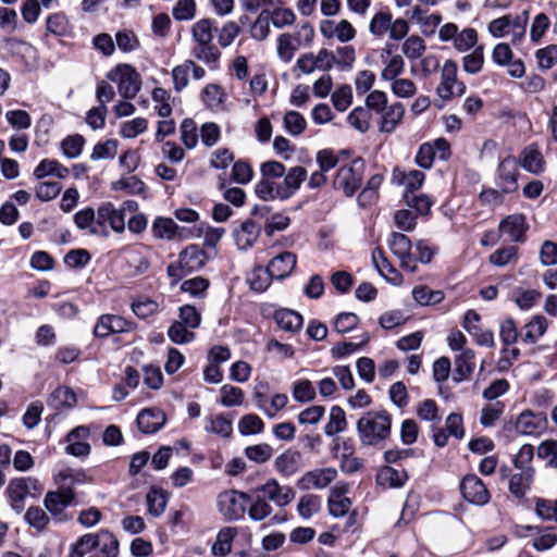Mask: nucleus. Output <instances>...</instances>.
<instances>
[{
	"mask_svg": "<svg viewBox=\"0 0 557 557\" xmlns=\"http://www.w3.org/2000/svg\"><path fill=\"white\" fill-rule=\"evenodd\" d=\"M277 188L278 181L276 178H261L255 186V193L260 199L272 201L278 199L276 194L278 193Z\"/></svg>",
	"mask_w": 557,
	"mask_h": 557,
	"instance_id": "obj_58",
	"label": "nucleus"
},
{
	"mask_svg": "<svg viewBox=\"0 0 557 557\" xmlns=\"http://www.w3.org/2000/svg\"><path fill=\"white\" fill-rule=\"evenodd\" d=\"M478 42V32L474 28L467 27L459 30L453 46L459 52H466L475 47Z\"/></svg>",
	"mask_w": 557,
	"mask_h": 557,
	"instance_id": "obj_60",
	"label": "nucleus"
},
{
	"mask_svg": "<svg viewBox=\"0 0 557 557\" xmlns=\"http://www.w3.org/2000/svg\"><path fill=\"white\" fill-rule=\"evenodd\" d=\"M475 352L470 349H463L454 359L455 370L454 380L461 382L467 380L474 369Z\"/></svg>",
	"mask_w": 557,
	"mask_h": 557,
	"instance_id": "obj_28",
	"label": "nucleus"
},
{
	"mask_svg": "<svg viewBox=\"0 0 557 557\" xmlns=\"http://www.w3.org/2000/svg\"><path fill=\"white\" fill-rule=\"evenodd\" d=\"M70 173V170L54 159H44L34 170V176L41 180L46 176H57L59 178H65Z\"/></svg>",
	"mask_w": 557,
	"mask_h": 557,
	"instance_id": "obj_32",
	"label": "nucleus"
},
{
	"mask_svg": "<svg viewBox=\"0 0 557 557\" xmlns=\"http://www.w3.org/2000/svg\"><path fill=\"white\" fill-rule=\"evenodd\" d=\"M292 395L295 401L304 404L312 401L317 392L310 380L300 379L293 383Z\"/></svg>",
	"mask_w": 557,
	"mask_h": 557,
	"instance_id": "obj_43",
	"label": "nucleus"
},
{
	"mask_svg": "<svg viewBox=\"0 0 557 557\" xmlns=\"http://www.w3.org/2000/svg\"><path fill=\"white\" fill-rule=\"evenodd\" d=\"M363 171L364 163L361 159H355L341 166L333 180L334 188L342 190L346 196H352L362 184Z\"/></svg>",
	"mask_w": 557,
	"mask_h": 557,
	"instance_id": "obj_6",
	"label": "nucleus"
},
{
	"mask_svg": "<svg viewBox=\"0 0 557 557\" xmlns=\"http://www.w3.org/2000/svg\"><path fill=\"white\" fill-rule=\"evenodd\" d=\"M124 210L136 211L137 203L135 201H125L122 209L115 208L111 202H103L100 205L97 210V225H99V230H106V224H109L113 232H124Z\"/></svg>",
	"mask_w": 557,
	"mask_h": 557,
	"instance_id": "obj_7",
	"label": "nucleus"
},
{
	"mask_svg": "<svg viewBox=\"0 0 557 557\" xmlns=\"http://www.w3.org/2000/svg\"><path fill=\"white\" fill-rule=\"evenodd\" d=\"M384 110L385 112L381 120L380 131L383 133H392L401 122L405 114V107L400 102H395Z\"/></svg>",
	"mask_w": 557,
	"mask_h": 557,
	"instance_id": "obj_33",
	"label": "nucleus"
},
{
	"mask_svg": "<svg viewBox=\"0 0 557 557\" xmlns=\"http://www.w3.org/2000/svg\"><path fill=\"white\" fill-rule=\"evenodd\" d=\"M165 414L157 408L144 409L137 416V425L144 433H154L165 423Z\"/></svg>",
	"mask_w": 557,
	"mask_h": 557,
	"instance_id": "obj_25",
	"label": "nucleus"
},
{
	"mask_svg": "<svg viewBox=\"0 0 557 557\" xmlns=\"http://www.w3.org/2000/svg\"><path fill=\"white\" fill-rule=\"evenodd\" d=\"M458 66L454 60H446L441 73V82L436 87V94L443 100L461 97L466 92V85L457 78Z\"/></svg>",
	"mask_w": 557,
	"mask_h": 557,
	"instance_id": "obj_8",
	"label": "nucleus"
},
{
	"mask_svg": "<svg viewBox=\"0 0 557 557\" xmlns=\"http://www.w3.org/2000/svg\"><path fill=\"white\" fill-rule=\"evenodd\" d=\"M412 297L421 306H430L440 304L445 296L442 290H434L428 286L421 285L412 289Z\"/></svg>",
	"mask_w": 557,
	"mask_h": 557,
	"instance_id": "obj_46",
	"label": "nucleus"
},
{
	"mask_svg": "<svg viewBox=\"0 0 557 557\" xmlns=\"http://www.w3.org/2000/svg\"><path fill=\"white\" fill-rule=\"evenodd\" d=\"M518 163L515 158H505L498 166V187L502 193H513L518 188Z\"/></svg>",
	"mask_w": 557,
	"mask_h": 557,
	"instance_id": "obj_19",
	"label": "nucleus"
},
{
	"mask_svg": "<svg viewBox=\"0 0 557 557\" xmlns=\"http://www.w3.org/2000/svg\"><path fill=\"white\" fill-rule=\"evenodd\" d=\"M247 502H250L247 493L227 490L218 495L216 506L226 520H238L246 511Z\"/></svg>",
	"mask_w": 557,
	"mask_h": 557,
	"instance_id": "obj_9",
	"label": "nucleus"
},
{
	"mask_svg": "<svg viewBox=\"0 0 557 557\" xmlns=\"http://www.w3.org/2000/svg\"><path fill=\"white\" fill-rule=\"evenodd\" d=\"M389 87L392 92L403 99H408L413 97L417 91L418 87L417 84L410 79L405 77H398L389 83Z\"/></svg>",
	"mask_w": 557,
	"mask_h": 557,
	"instance_id": "obj_54",
	"label": "nucleus"
},
{
	"mask_svg": "<svg viewBox=\"0 0 557 557\" xmlns=\"http://www.w3.org/2000/svg\"><path fill=\"white\" fill-rule=\"evenodd\" d=\"M85 145V138L79 134L66 136L60 144L62 153L69 159L81 156Z\"/></svg>",
	"mask_w": 557,
	"mask_h": 557,
	"instance_id": "obj_52",
	"label": "nucleus"
},
{
	"mask_svg": "<svg viewBox=\"0 0 557 557\" xmlns=\"http://www.w3.org/2000/svg\"><path fill=\"white\" fill-rule=\"evenodd\" d=\"M146 500L149 513L158 517L163 513L166 507L168 496L164 491L152 487L147 493Z\"/></svg>",
	"mask_w": 557,
	"mask_h": 557,
	"instance_id": "obj_49",
	"label": "nucleus"
},
{
	"mask_svg": "<svg viewBox=\"0 0 557 557\" xmlns=\"http://www.w3.org/2000/svg\"><path fill=\"white\" fill-rule=\"evenodd\" d=\"M99 540L98 546L103 557H116L119 554V541L107 530H102L97 534Z\"/></svg>",
	"mask_w": 557,
	"mask_h": 557,
	"instance_id": "obj_61",
	"label": "nucleus"
},
{
	"mask_svg": "<svg viewBox=\"0 0 557 557\" xmlns=\"http://www.w3.org/2000/svg\"><path fill=\"white\" fill-rule=\"evenodd\" d=\"M260 234L259 226L251 220H247L234 231L233 237L240 250H247L253 246Z\"/></svg>",
	"mask_w": 557,
	"mask_h": 557,
	"instance_id": "obj_26",
	"label": "nucleus"
},
{
	"mask_svg": "<svg viewBox=\"0 0 557 557\" xmlns=\"http://www.w3.org/2000/svg\"><path fill=\"white\" fill-rule=\"evenodd\" d=\"M534 472V469H527L511 475L508 484L510 493L517 498H522L533 482Z\"/></svg>",
	"mask_w": 557,
	"mask_h": 557,
	"instance_id": "obj_34",
	"label": "nucleus"
},
{
	"mask_svg": "<svg viewBox=\"0 0 557 557\" xmlns=\"http://www.w3.org/2000/svg\"><path fill=\"white\" fill-rule=\"evenodd\" d=\"M424 173L419 170H410L408 172L401 170H394L392 180L398 185H403L406 188L405 194H412L418 190L424 182Z\"/></svg>",
	"mask_w": 557,
	"mask_h": 557,
	"instance_id": "obj_27",
	"label": "nucleus"
},
{
	"mask_svg": "<svg viewBox=\"0 0 557 557\" xmlns=\"http://www.w3.org/2000/svg\"><path fill=\"white\" fill-rule=\"evenodd\" d=\"M190 69H193V60H185L172 70L173 87L176 91H182L188 86Z\"/></svg>",
	"mask_w": 557,
	"mask_h": 557,
	"instance_id": "obj_57",
	"label": "nucleus"
},
{
	"mask_svg": "<svg viewBox=\"0 0 557 557\" xmlns=\"http://www.w3.org/2000/svg\"><path fill=\"white\" fill-rule=\"evenodd\" d=\"M268 16H271V24L275 28H284L290 26L296 21L295 12L289 8H274L272 11H268Z\"/></svg>",
	"mask_w": 557,
	"mask_h": 557,
	"instance_id": "obj_55",
	"label": "nucleus"
},
{
	"mask_svg": "<svg viewBox=\"0 0 557 557\" xmlns=\"http://www.w3.org/2000/svg\"><path fill=\"white\" fill-rule=\"evenodd\" d=\"M214 22L211 18H200L191 26V36L197 45H209L213 40Z\"/></svg>",
	"mask_w": 557,
	"mask_h": 557,
	"instance_id": "obj_37",
	"label": "nucleus"
},
{
	"mask_svg": "<svg viewBox=\"0 0 557 557\" xmlns=\"http://www.w3.org/2000/svg\"><path fill=\"white\" fill-rule=\"evenodd\" d=\"M178 226L170 218H157L151 227L153 236L158 239L171 240L176 236Z\"/></svg>",
	"mask_w": 557,
	"mask_h": 557,
	"instance_id": "obj_41",
	"label": "nucleus"
},
{
	"mask_svg": "<svg viewBox=\"0 0 557 557\" xmlns=\"http://www.w3.org/2000/svg\"><path fill=\"white\" fill-rule=\"evenodd\" d=\"M380 57L383 63V69L380 73L382 81L391 83L405 72L406 63L403 55L392 53L391 50L385 49L381 52Z\"/></svg>",
	"mask_w": 557,
	"mask_h": 557,
	"instance_id": "obj_18",
	"label": "nucleus"
},
{
	"mask_svg": "<svg viewBox=\"0 0 557 557\" xmlns=\"http://www.w3.org/2000/svg\"><path fill=\"white\" fill-rule=\"evenodd\" d=\"M296 263V255L290 251H284L270 260L268 269L274 278L283 280L292 274Z\"/></svg>",
	"mask_w": 557,
	"mask_h": 557,
	"instance_id": "obj_21",
	"label": "nucleus"
},
{
	"mask_svg": "<svg viewBox=\"0 0 557 557\" xmlns=\"http://www.w3.org/2000/svg\"><path fill=\"white\" fill-rule=\"evenodd\" d=\"M314 36V28L309 23L302 24L296 33L280 34L275 40L277 59L284 64H289L299 48L312 45Z\"/></svg>",
	"mask_w": 557,
	"mask_h": 557,
	"instance_id": "obj_3",
	"label": "nucleus"
},
{
	"mask_svg": "<svg viewBox=\"0 0 557 557\" xmlns=\"http://www.w3.org/2000/svg\"><path fill=\"white\" fill-rule=\"evenodd\" d=\"M307 176V171L304 166H293L278 182V200L289 199L301 186V183Z\"/></svg>",
	"mask_w": 557,
	"mask_h": 557,
	"instance_id": "obj_16",
	"label": "nucleus"
},
{
	"mask_svg": "<svg viewBox=\"0 0 557 557\" xmlns=\"http://www.w3.org/2000/svg\"><path fill=\"white\" fill-rule=\"evenodd\" d=\"M528 228L525 216L522 214L508 215L499 223L500 233L511 242H523Z\"/></svg>",
	"mask_w": 557,
	"mask_h": 557,
	"instance_id": "obj_20",
	"label": "nucleus"
},
{
	"mask_svg": "<svg viewBox=\"0 0 557 557\" xmlns=\"http://www.w3.org/2000/svg\"><path fill=\"white\" fill-rule=\"evenodd\" d=\"M99 540L95 534L83 535L73 546L69 557H84L98 546Z\"/></svg>",
	"mask_w": 557,
	"mask_h": 557,
	"instance_id": "obj_62",
	"label": "nucleus"
},
{
	"mask_svg": "<svg viewBox=\"0 0 557 557\" xmlns=\"http://www.w3.org/2000/svg\"><path fill=\"white\" fill-rule=\"evenodd\" d=\"M119 143L115 139H107L97 143L90 153L94 161L113 159L117 152Z\"/></svg>",
	"mask_w": 557,
	"mask_h": 557,
	"instance_id": "obj_53",
	"label": "nucleus"
},
{
	"mask_svg": "<svg viewBox=\"0 0 557 557\" xmlns=\"http://www.w3.org/2000/svg\"><path fill=\"white\" fill-rule=\"evenodd\" d=\"M337 476L335 468L314 469L306 472L299 480V485L304 490H322L329 486Z\"/></svg>",
	"mask_w": 557,
	"mask_h": 557,
	"instance_id": "obj_17",
	"label": "nucleus"
},
{
	"mask_svg": "<svg viewBox=\"0 0 557 557\" xmlns=\"http://www.w3.org/2000/svg\"><path fill=\"white\" fill-rule=\"evenodd\" d=\"M47 35L65 36L70 32V23L63 13H53L46 20Z\"/></svg>",
	"mask_w": 557,
	"mask_h": 557,
	"instance_id": "obj_50",
	"label": "nucleus"
},
{
	"mask_svg": "<svg viewBox=\"0 0 557 557\" xmlns=\"http://www.w3.org/2000/svg\"><path fill=\"white\" fill-rule=\"evenodd\" d=\"M237 534L238 531L234 527H223L220 529L211 545V555L214 557H226L232 552L233 542Z\"/></svg>",
	"mask_w": 557,
	"mask_h": 557,
	"instance_id": "obj_23",
	"label": "nucleus"
},
{
	"mask_svg": "<svg viewBox=\"0 0 557 557\" xmlns=\"http://www.w3.org/2000/svg\"><path fill=\"white\" fill-rule=\"evenodd\" d=\"M272 278L274 277L268 268L263 269L262 267H256L248 277V283L251 289L261 293L270 286Z\"/></svg>",
	"mask_w": 557,
	"mask_h": 557,
	"instance_id": "obj_56",
	"label": "nucleus"
},
{
	"mask_svg": "<svg viewBox=\"0 0 557 557\" xmlns=\"http://www.w3.org/2000/svg\"><path fill=\"white\" fill-rule=\"evenodd\" d=\"M529 12L520 14H505L492 20L487 24V33L496 39H509L513 47L522 45L527 36Z\"/></svg>",
	"mask_w": 557,
	"mask_h": 557,
	"instance_id": "obj_1",
	"label": "nucleus"
},
{
	"mask_svg": "<svg viewBox=\"0 0 557 557\" xmlns=\"http://www.w3.org/2000/svg\"><path fill=\"white\" fill-rule=\"evenodd\" d=\"M426 50L424 39L418 35H411L405 39L401 45V52L408 60L421 58Z\"/></svg>",
	"mask_w": 557,
	"mask_h": 557,
	"instance_id": "obj_44",
	"label": "nucleus"
},
{
	"mask_svg": "<svg viewBox=\"0 0 557 557\" xmlns=\"http://www.w3.org/2000/svg\"><path fill=\"white\" fill-rule=\"evenodd\" d=\"M74 499L71 487H63L59 491L48 492L44 499L46 509L57 516L61 513Z\"/></svg>",
	"mask_w": 557,
	"mask_h": 557,
	"instance_id": "obj_22",
	"label": "nucleus"
},
{
	"mask_svg": "<svg viewBox=\"0 0 557 557\" xmlns=\"http://www.w3.org/2000/svg\"><path fill=\"white\" fill-rule=\"evenodd\" d=\"M107 78L116 84L124 99H134L141 89L140 74L129 64L114 66L108 72Z\"/></svg>",
	"mask_w": 557,
	"mask_h": 557,
	"instance_id": "obj_5",
	"label": "nucleus"
},
{
	"mask_svg": "<svg viewBox=\"0 0 557 557\" xmlns=\"http://www.w3.org/2000/svg\"><path fill=\"white\" fill-rule=\"evenodd\" d=\"M89 437V430L86 426H77L72 430L67 437L66 451L73 456H85L89 454L90 446L86 442Z\"/></svg>",
	"mask_w": 557,
	"mask_h": 557,
	"instance_id": "obj_24",
	"label": "nucleus"
},
{
	"mask_svg": "<svg viewBox=\"0 0 557 557\" xmlns=\"http://www.w3.org/2000/svg\"><path fill=\"white\" fill-rule=\"evenodd\" d=\"M205 430L209 433H213L223 437H227L232 434V421L227 419L224 414L207 417L205 419Z\"/></svg>",
	"mask_w": 557,
	"mask_h": 557,
	"instance_id": "obj_42",
	"label": "nucleus"
},
{
	"mask_svg": "<svg viewBox=\"0 0 557 557\" xmlns=\"http://www.w3.org/2000/svg\"><path fill=\"white\" fill-rule=\"evenodd\" d=\"M347 428L346 414L339 406H333L330 409L329 421L324 426V433L333 436L343 432Z\"/></svg>",
	"mask_w": 557,
	"mask_h": 557,
	"instance_id": "obj_40",
	"label": "nucleus"
},
{
	"mask_svg": "<svg viewBox=\"0 0 557 557\" xmlns=\"http://www.w3.org/2000/svg\"><path fill=\"white\" fill-rule=\"evenodd\" d=\"M535 513L544 521L557 523V498L555 500L537 498L535 500Z\"/></svg>",
	"mask_w": 557,
	"mask_h": 557,
	"instance_id": "obj_63",
	"label": "nucleus"
},
{
	"mask_svg": "<svg viewBox=\"0 0 557 557\" xmlns=\"http://www.w3.org/2000/svg\"><path fill=\"white\" fill-rule=\"evenodd\" d=\"M391 418L385 412L369 411L357 421V432L361 444L374 446L388 437Z\"/></svg>",
	"mask_w": 557,
	"mask_h": 557,
	"instance_id": "obj_2",
	"label": "nucleus"
},
{
	"mask_svg": "<svg viewBox=\"0 0 557 557\" xmlns=\"http://www.w3.org/2000/svg\"><path fill=\"white\" fill-rule=\"evenodd\" d=\"M493 62L502 67H507V74L512 78H522L525 74V65L521 59L513 55L510 44L498 42L492 50Z\"/></svg>",
	"mask_w": 557,
	"mask_h": 557,
	"instance_id": "obj_11",
	"label": "nucleus"
},
{
	"mask_svg": "<svg viewBox=\"0 0 557 557\" xmlns=\"http://www.w3.org/2000/svg\"><path fill=\"white\" fill-rule=\"evenodd\" d=\"M257 493H263L267 502H272L276 507L283 508L292 504L296 492L288 485H281L277 480L269 479L265 483L255 488Z\"/></svg>",
	"mask_w": 557,
	"mask_h": 557,
	"instance_id": "obj_12",
	"label": "nucleus"
},
{
	"mask_svg": "<svg viewBox=\"0 0 557 557\" xmlns=\"http://www.w3.org/2000/svg\"><path fill=\"white\" fill-rule=\"evenodd\" d=\"M301 455L297 450H285L276 457L274 466L277 472L290 476L299 470Z\"/></svg>",
	"mask_w": 557,
	"mask_h": 557,
	"instance_id": "obj_29",
	"label": "nucleus"
},
{
	"mask_svg": "<svg viewBox=\"0 0 557 557\" xmlns=\"http://www.w3.org/2000/svg\"><path fill=\"white\" fill-rule=\"evenodd\" d=\"M177 261L190 273L203 267L205 253L197 246H189L180 253Z\"/></svg>",
	"mask_w": 557,
	"mask_h": 557,
	"instance_id": "obj_35",
	"label": "nucleus"
},
{
	"mask_svg": "<svg viewBox=\"0 0 557 557\" xmlns=\"http://www.w3.org/2000/svg\"><path fill=\"white\" fill-rule=\"evenodd\" d=\"M44 487L40 481L34 476H22L10 480L5 495L11 502V507L17 513L24 509V502L27 497L37 498Z\"/></svg>",
	"mask_w": 557,
	"mask_h": 557,
	"instance_id": "obj_4",
	"label": "nucleus"
},
{
	"mask_svg": "<svg viewBox=\"0 0 557 557\" xmlns=\"http://www.w3.org/2000/svg\"><path fill=\"white\" fill-rule=\"evenodd\" d=\"M274 320L280 329L288 332H297L302 326V317L289 309H280L275 311Z\"/></svg>",
	"mask_w": 557,
	"mask_h": 557,
	"instance_id": "obj_36",
	"label": "nucleus"
},
{
	"mask_svg": "<svg viewBox=\"0 0 557 557\" xmlns=\"http://www.w3.org/2000/svg\"><path fill=\"white\" fill-rule=\"evenodd\" d=\"M548 322L543 315H534L525 325H524V336L523 341L529 344L536 343L547 331Z\"/></svg>",
	"mask_w": 557,
	"mask_h": 557,
	"instance_id": "obj_38",
	"label": "nucleus"
},
{
	"mask_svg": "<svg viewBox=\"0 0 557 557\" xmlns=\"http://www.w3.org/2000/svg\"><path fill=\"white\" fill-rule=\"evenodd\" d=\"M225 99V94L216 84L207 85L201 92V100L210 109L219 108Z\"/></svg>",
	"mask_w": 557,
	"mask_h": 557,
	"instance_id": "obj_59",
	"label": "nucleus"
},
{
	"mask_svg": "<svg viewBox=\"0 0 557 557\" xmlns=\"http://www.w3.org/2000/svg\"><path fill=\"white\" fill-rule=\"evenodd\" d=\"M407 479L408 476L405 471H399L388 466L381 468L376 474L377 484L384 488L401 487Z\"/></svg>",
	"mask_w": 557,
	"mask_h": 557,
	"instance_id": "obj_30",
	"label": "nucleus"
},
{
	"mask_svg": "<svg viewBox=\"0 0 557 557\" xmlns=\"http://www.w3.org/2000/svg\"><path fill=\"white\" fill-rule=\"evenodd\" d=\"M519 161L521 166L530 173L540 174L544 171L545 162L543 156L533 146H528L522 150Z\"/></svg>",
	"mask_w": 557,
	"mask_h": 557,
	"instance_id": "obj_31",
	"label": "nucleus"
},
{
	"mask_svg": "<svg viewBox=\"0 0 557 557\" xmlns=\"http://www.w3.org/2000/svg\"><path fill=\"white\" fill-rule=\"evenodd\" d=\"M505 405L500 401L487 404L481 409L480 424L484 428L493 426L503 416Z\"/></svg>",
	"mask_w": 557,
	"mask_h": 557,
	"instance_id": "obj_51",
	"label": "nucleus"
},
{
	"mask_svg": "<svg viewBox=\"0 0 557 557\" xmlns=\"http://www.w3.org/2000/svg\"><path fill=\"white\" fill-rule=\"evenodd\" d=\"M74 222L81 230H88L92 234L108 235L107 230H99L97 213L91 208L78 211L74 215Z\"/></svg>",
	"mask_w": 557,
	"mask_h": 557,
	"instance_id": "obj_39",
	"label": "nucleus"
},
{
	"mask_svg": "<svg viewBox=\"0 0 557 557\" xmlns=\"http://www.w3.org/2000/svg\"><path fill=\"white\" fill-rule=\"evenodd\" d=\"M537 458L546 460L547 465L552 468H557V441L546 440L543 441L536 450Z\"/></svg>",
	"mask_w": 557,
	"mask_h": 557,
	"instance_id": "obj_64",
	"label": "nucleus"
},
{
	"mask_svg": "<svg viewBox=\"0 0 557 557\" xmlns=\"http://www.w3.org/2000/svg\"><path fill=\"white\" fill-rule=\"evenodd\" d=\"M296 509L302 519L308 520L320 511L321 499L318 495L313 494L302 495L298 500Z\"/></svg>",
	"mask_w": 557,
	"mask_h": 557,
	"instance_id": "obj_45",
	"label": "nucleus"
},
{
	"mask_svg": "<svg viewBox=\"0 0 557 557\" xmlns=\"http://www.w3.org/2000/svg\"><path fill=\"white\" fill-rule=\"evenodd\" d=\"M547 428V420L543 413L531 410L522 411L515 421V429L520 435L539 436Z\"/></svg>",
	"mask_w": 557,
	"mask_h": 557,
	"instance_id": "obj_14",
	"label": "nucleus"
},
{
	"mask_svg": "<svg viewBox=\"0 0 557 557\" xmlns=\"http://www.w3.org/2000/svg\"><path fill=\"white\" fill-rule=\"evenodd\" d=\"M465 499L475 505H484L490 499V493L484 483L475 475H467L460 483Z\"/></svg>",
	"mask_w": 557,
	"mask_h": 557,
	"instance_id": "obj_15",
	"label": "nucleus"
},
{
	"mask_svg": "<svg viewBox=\"0 0 557 557\" xmlns=\"http://www.w3.org/2000/svg\"><path fill=\"white\" fill-rule=\"evenodd\" d=\"M336 63L335 53L322 48L317 53L305 52L298 57L295 69L305 75L312 74L314 71L327 72Z\"/></svg>",
	"mask_w": 557,
	"mask_h": 557,
	"instance_id": "obj_10",
	"label": "nucleus"
},
{
	"mask_svg": "<svg viewBox=\"0 0 557 557\" xmlns=\"http://www.w3.org/2000/svg\"><path fill=\"white\" fill-rule=\"evenodd\" d=\"M50 404L57 408H73L77 404V397L72 388L60 386L51 394Z\"/></svg>",
	"mask_w": 557,
	"mask_h": 557,
	"instance_id": "obj_48",
	"label": "nucleus"
},
{
	"mask_svg": "<svg viewBox=\"0 0 557 557\" xmlns=\"http://www.w3.org/2000/svg\"><path fill=\"white\" fill-rule=\"evenodd\" d=\"M283 125L289 135L299 136L305 132L307 127V121L305 116L299 112L289 110L284 114Z\"/></svg>",
	"mask_w": 557,
	"mask_h": 557,
	"instance_id": "obj_47",
	"label": "nucleus"
},
{
	"mask_svg": "<svg viewBox=\"0 0 557 557\" xmlns=\"http://www.w3.org/2000/svg\"><path fill=\"white\" fill-rule=\"evenodd\" d=\"M387 245L393 255L399 259L401 268L409 272L416 271V258L411 252V243L406 235L401 233H392L387 240Z\"/></svg>",
	"mask_w": 557,
	"mask_h": 557,
	"instance_id": "obj_13",
	"label": "nucleus"
}]
</instances>
